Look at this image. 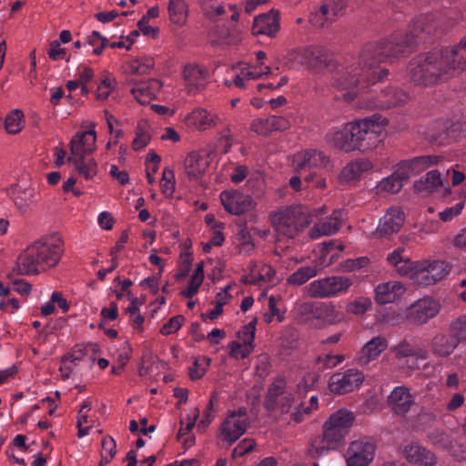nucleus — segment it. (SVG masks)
I'll list each match as a JSON object with an SVG mask.
<instances>
[{"label": "nucleus", "mask_w": 466, "mask_h": 466, "mask_svg": "<svg viewBox=\"0 0 466 466\" xmlns=\"http://www.w3.org/2000/svg\"><path fill=\"white\" fill-rule=\"evenodd\" d=\"M292 167L296 172L301 173L311 168H329L332 165L329 157L324 152L315 148H309L294 154Z\"/></svg>", "instance_id": "11"}, {"label": "nucleus", "mask_w": 466, "mask_h": 466, "mask_svg": "<svg viewBox=\"0 0 466 466\" xmlns=\"http://www.w3.org/2000/svg\"><path fill=\"white\" fill-rule=\"evenodd\" d=\"M185 318L182 315H177L172 317L162 328L161 334L163 335H170L177 332L182 326Z\"/></svg>", "instance_id": "60"}, {"label": "nucleus", "mask_w": 466, "mask_h": 466, "mask_svg": "<svg viewBox=\"0 0 466 466\" xmlns=\"http://www.w3.org/2000/svg\"><path fill=\"white\" fill-rule=\"evenodd\" d=\"M102 453L106 454L107 458H110L111 460L115 457L116 453V441L110 437H105L102 440Z\"/></svg>", "instance_id": "64"}, {"label": "nucleus", "mask_w": 466, "mask_h": 466, "mask_svg": "<svg viewBox=\"0 0 466 466\" xmlns=\"http://www.w3.org/2000/svg\"><path fill=\"white\" fill-rule=\"evenodd\" d=\"M412 279L415 283L419 286L428 287L436 284V281L433 279L432 276L430 274L429 269L426 266L421 268L417 269L413 275Z\"/></svg>", "instance_id": "54"}, {"label": "nucleus", "mask_w": 466, "mask_h": 466, "mask_svg": "<svg viewBox=\"0 0 466 466\" xmlns=\"http://www.w3.org/2000/svg\"><path fill=\"white\" fill-rule=\"evenodd\" d=\"M323 434L328 440V442H329V447H331L333 450H336L343 443L344 438L348 432L340 431L338 429H334L327 424H324Z\"/></svg>", "instance_id": "42"}, {"label": "nucleus", "mask_w": 466, "mask_h": 466, "mask_svg": "<svg viewBox=\"0 0 466 466\" xmlns=\"http://www.w3.org/2000/svg\"><path fill=\"white\" fill-rule=\"evenodd\" d=\"M350 278L342 275H332L310 282L305 289L313 299L334 298L345 294L352 286Z\"/></svg>", "instance_id": "9"}, {"label": "nucleus", "mask_w": 466, "mask_h": 466, "mask_svg": "<svg viewBox=\"0 0 466 466\" xmlns=\"http://www.w3.org/2000/svg\"><path fill=\"white\" fill-rule=\"evenodd\" d=\"M114 88L115 80L112 77L106 76L105 78L100 80L97 86L96 90V99L100 101L106 100L109 96L110 93L114 90Z\"/></svg>", "instance_id": "50"}, {"label": "nucleus", "mask_w": 466, "mask_h": 466, "mask_svg": "<svg viewBox=\"0 0 466 466\" xmlns=\"http://www.w3.org/2000/svg\"><path fill=\"white\" fill-rule=\"evenodd\" d=\"M371 306V301L368 298L360 297L354 301L347 304L346 310L348 313L354 315H362Z\"/></svg>", "instance_id": "51"}, {"label": "nucleus", "mask_w": 466, "mask_h": 466, "mask_svg": "<svg viewBox=\"0 0 466 466\" xmlns=\"http://www.w3.org/2000/svg\"><path fill=\"white\" fill-rule=\"evenodd\" d=\"M279 25L276 15L263 14L256 16L253 21L252 34L273 36L279 31Z\"/></svg>", "instance_id": "28"}, {"label": "nucleus", "mask_w": 466, "mask_h": 466, "mask_svg": "<svg viewBox=\"0 0 466 466\" xmlns=\"http://www.w3.org/2000/svg\"><path fill=\"white\" fill-rule=\"evenodd\" d=\"M442 55H449L447 58L454 64L460 60V63L462 65H459L460 68H455V73L457 75L461 74L466 67V35L463 36L460 42L453 46H447L440 49Z\"/></svg>", "instance_id": "32"}, {"label": "nucleus", "mask_w": 466, "mask_h": 466, "mask_svg": "<svg viewBox=\"0 0 466 466\" xmlns=\"http://www.w3.org/2000/svg\"><path fill=\"white\" fill-rule=\"evenodd\" d=\"M388 121L379 114L352 122L357 150L371 151L384 139V127Z\"/></svg>", "instance_id": "7"}, {"label": "nucleus", "mask_w": 466, "mask_h": 466, "mask_svg": "<svg viewBox=\"0 0 466 466\" xmlns=\"http://www.w3.org/2000/svg\"><path fill=\"white\" fill-rule=\"evenodd\" d=\"M150 141V135L145 131L138 129L136 137L132 142V147L135 151H138L147 147Z\"/></svg>", "instance_id": "62"}, {"label": "nucleus", "mask_w": 466, "mask_h": 466, "mask_svg": "<svg viewBox=\"0 0 466 466\" xmlns=\"http://www.w3.org/2000/svg\"><path fill=\"white\" fill-rule=\"evenodd\" d=\"M159 14V10L157 6H153L149 8L145 15L137 22V26L140 31H142L145 35H150L151 33H155V29L151 26L144 27V24H148L150 18L157 17Z\"/></svg>", "instance_id": "59"}, {"label": "nucleus", "mask_w": 466, "mask_h": 466, "mask_svg": "<svg viewBox=\"0 0 466 466\" xmlns=\"http://www.w3.org/2000/svg\"><path fill=\"white\" fill-rule=\"evenodd\" d=\"M225 209L231 215L238 217V220L237 223L239 226H246L248 223L247 217L248 216L250 219L253 215L249 214V209L248 208L249 206H224Z\"/></svg>", "instance_id": "53"}, {"label": "nucleus", "mask_w": 466, "mask_h": 466, "mask_svg": "<svg viewBox=\"0 0 466 466\" xmlns=\"http://www.w3.org/2000/svg\"><path fill=\"white\" fill-rule=\"evenodd\" d=\"M429 442L437 449L450 451L452 448V439L445 431L434 429L427 435Z\"/></svg>", "instance_id": "35"}, {"label": "nucleus", "mask_w": 466, "mask_h": 466, "mask_svg": "<svg viewBox=\"0 0 466 466\" xmlns=\"http://www.w3.org/2000/svg\"><path fill=\"white\" fill-rule=\"evenodd\" d=\"M316 319H321L328 324H335L342 320V315L331 303H317Z\"/></svg>", "instance_id": "34"}, {"label": "nucleus", "mask_w": 466, "mask_h": 466, "mask_svg": "<svg viewBox=\"0 0 466 466\" xmlns=\"http://www.w3.org/2000/svg\"><path fill=\"white\" fill-rule=\"evenodd\" d=\"M449 330L459 343L466 342V315L461 316L450 324Z\"/></svg>", "instance_id": "44"}, {"label": "nucleus", "mask_w": 466, "mask_h": 466, "mask_svg": "<svg viewBox=\"0 0 466 466\" xmlns=\"http://www.w3.org/2000/svg\"><path fill=\"white\" fill-rule=\"evenodd\" d=\"M308 47L304 49L293 50L287 56V64L290 68L299 69L301 66L307 67Z\"/></svg>", "instance_id": "43"}, {"label": "nucleus", "mask_w": 466, "mask_h": 466, "mask_svg": "<svg viewBox=\"0 0 466 466\" xmlns=\"http://www.w3.org/2000/svg\"><path fill=\"white\" fill-rule=\"evenodd\" d=\"M323 4L319 9L314 10L309 15V23L315 27H324L327 24L333 22L335 19L329 14Z\"/></svg>", "instance_id": "40"}, {"label": "nucleus", "mask_w": 466, "mask_h": 466, "mask_svg": "<svg viewBox=\"0 0 466 466\" xmlns=\"http://www.w3.org/2000/svg\"><path fill=\"white\" fill-rule=\"evenodd\" d=\"M208 71L198 65L189 64L184 66L183 79L188 95H195L203 90L208 83Z\"/></svg>", "instance_id": "16"}, {"label": "nucleus", "mask_w": 466, "mask_h": 466, "mask_svg": "<svg viewBox=\"0 0 466 466\" xmlns=\"http://www.w3.org/2000/svg\"><path fill=\"white\" fill-rule=\"evenodd\" d=\"M319 269L317 267H301L292 273L287 279L288 283L294 286H300L306 283L311 278L317 276Z\"/></svg>", "instance_id": "37"}, {"label": "nucleus", "mask_w": 466, "mask_h": 466, "mask_svg": "<svg viewBox=\"0 0 466 466\" xmlns=\"http://www.w3.org/2000/svg\"><path fill=\"white\" fill-rule=\"evenodd\" d=\"M344 360L343 355L325 354L319 356L316 363L319 365V370L324 371L325 370L333 369Z\"/></svg>", "instance_id": "46"}, {"label": "nucleus", "mask_w": 466, "mask_h": 466, "mask_svg": "<svg viewBox=\"0 0 466 466\" xmlns=\"http://www.w3.org/2000/svg\"><path fill=\"white\" fill-rule=\"evenodd\" d=\"M403 457L408 462L419 466H436L438 458L436 454L419 442H410L403 447Z\"/></svg>", "instance_id": "17"}, {"label": "nucleus", "mask_w": 466, "mask_h": 466, "mask_svg": "<svg viewBox=\"0 0 466 466\" xmlns=\"http://www.w3.org/2000/svg\"><path fill=\"white\" fill-rule=\"evenodd\" d=\"M391 352L394 354V357L397 360L410 357L422 360L426 358L424 350L406 339H401L395 346H393L391 348Z\"/></svg>", "instance_id": "30"}, {"label": "nucleus", "mask_w": 466, "mask_h": 466, "mask_svg": "<svg viewBox=\"0 0 466 466\" xmlns=\"http://www.w3.org/2000/svg\"><path fill=\"white\" fill-rule=\"evenodd\" d=\"M364 380L362 372L355 369L334 373L329 380V390L337 395H343L359 388Z\"/></svg>", "instance_id": "12"}, {"label": "nucleus", "mask_w": 466, "mask_h": 466, "mask_svg": "<svg viewBox=\"0 0 466 466\" xmlns=\"http://www.w3.org/2000/svg\"><path fill=\"white\" fill-rule=\"evenodd\" d=\"M167 9L172 23L181 25L186 22L187 5L184 0H170Z\"/></svg>", "instance_id": "36"}, {"label": "nucleus", "mask_w": 466, "mask_h": 466, "mask_svg": "<svg viewBox=\"0 0 466 466\" xmlns=\"http://www.w3.org/2000/svg\"><path fill=\"white\" fill-rule=\"evenodd\" d=\"M440 157L438 156H420L410 160H404L398 164L399 167L407 175V179L413 175L419 174L426 168L438 163Z\"/></svg>", "instance_id": "26"}, {"label": "nucleus", "mask_w": 466, "mask_h": 466, "mask_svg": "<svg viewBox=\"0 0 466 466\" xmlns=\"http://www.w3.org/2000/svg\"><path fill=\"white\" fill-rule=\"evenodd\" d=\"M63 252V240L58 234L42 238L17 257L13 271L22 276L38 275L40 271L55 267Z\"/></svg>", "instance_id": "3"}, {"label": "nucleus", "mask_w": 466, "mask_h": 466, "mask_svg": "<svg viewBox=\"0 0 466 466\" xmlns=\"http://www.w3.org/2000/svg\"><path fill=\"white\" fill-rule=\"evenodd\" d=\"M405 292V288L400 282L389 281L379 284L375 289V300L385 305L394 302Z\"/></svg>", "instance_id": "24"}, {"label": "nucleus", "mask_w": 466, "mask_h": 466, "mask_svg": "<svg viewBox=\"0 0 466 466\" xmlns=\"http://www.w3.org/2000/svg\"><path fill=\"white\" fill-rule=\"evenodd\" d=\"M460 343L454 337L444 334H437L432 339L431 349L435 355L440 357L450 356Z\"/></svg>", "instance_id": "31"}, {"label": "nucleus", "mask_w": 466, "mask_h": 466, "mask_svg": "<svg viewBox=\"0 0 466 466\" xmlns=\"http://www.w3.org/2000/svg\"><path fill=\"white\" fill-rule=\"evenodd\" d=\"M255 332L256 328H253L251 325H246L243 327L242 330L238 332V339L242 340L243 344L253 348Z\"/></svg>", "instance_id": "63"}, {"label": "nucleus", "mask_w": 466, "mask_h": 466, "mask_svg": "<svg viewBox=\"0 0 466 466\" xmlns=\"http://www.w3.org/2000/svg\"><path fill=\"white\" fill-rule=\"evenodd\" d=\"M159 80L151 78L146 82L137 84L132 89V95L140 104H147L150 100L157 97L161 89Z\"/></svg>", "instance_id": "27"}, {"label": "nucleus", "mask_w": 466, "mask_h": 466, "mask_svg": "<svg viewBox=\"0 0 466 466\" xmlns=\"http://www.w3.org/2000/svg\"><path fill=\"white\" fill-rule=\"evenodd\" d=\"M175 176L173 170L165 168L160 180L162 193L167 198H171L175 190Z\"/></svg>", "instance_id": "48"}, {"label": "nucleus", "mask_w": 466, "mask_h": 466, "mask_svg": "<svg viewBox=\"0 0 466 466\" xmlns=\"http://www.w3.org/2000/svg\"><path fill=\"white\" fill-rule=\"evenodd\" d=\"M311 218L307 206H285L271 215V223L279 235L293 238Z\"/></svg>", "instance_id": "8"}, {"label": "nucleus", "mask_w": 466, "mask_h": 466, "mask_svg": "<svg viewBox=\"0 0 466 466\" xmlns=\"http://www.w3.org/2000/svg\"><path fill=\"white\" fill-rule=\"evenodd\" d=\"M248 426L247 412L244 409L232 411L220 427L222 438L229 443L235 442L247 431Z\"/></svg>", "instance_id": "13"}, {"label": "nucleus", "mask_w": 466, "mask_h": 466, "mask_svg": "<svg viewBox=\"0 0 466 466\" xmlns=\"http://www.w3.org/2000/svg\"><path fill=\"white\" fill-rule=\"evenodd\" d=\"M449 55H442L440 50L421 53L414 56L408 64L409 80L418 86L431 87L457 76L455 68H460V60L452 64Z\"/></svg>", "instance_id": "2"}, {"label": "nucleus", "mask_w": 466, "mask_h": 466, "mask_svg": "<svg viewBox=\"0 0 466 466\" xmlns=\"http://www.w3.org/2000/svg\"><path fill=\"white\" fill-rule=\"evenodd\" d=\"M388 348V340L382 336H376L363 345L357 354L360 365H368L376 360Z\"/></svg>", "instance_id": "21"}, {"label": "nucleus", "mask_w": 466, "mask_h": 466, "mask_svg": "<svg viewBox=\"0 0 466 466\" xmlns=\"http://www.w3.org/2000/svg\"><path fill=\"white\" fill-rule=\"evenodd\" d=\"M405 221V214L400 206H390L383 218H380L377 233L380 237L390 236L397 233Z\"/></svg>", "instance_id": "19"}, {"label": "nucleus", "mask_w": 466, "mask_h": 466, "mask_svg": "<svg viewBox=\"0 0 466 466\" xmlns=\"http://www.w3.org/2000/svg\"><path fill=\"white\" fill-rule=\"evenodd\" d=\"M255 445H256V442L254 440L244 439L232 451V457L238 458V457L244 456L245 454L253 451Z\"/></svg>", "instance_id": "61"}, {"label": "nucleus", "mask_w": 466, "mask_h": 466, "mask_svg": "<svg viewBox=\"0 0 466 466\" xmlns=\"http://www.w3.org/2000/svg\"><path fill=\"white\" fill-rule=\"evenodd\" d=\"M185 124L188 127L206 130L215 125L214 116L205 108L198 107L185 117Z\"/></svg>", "instance_id": "29"}, {"label": "nucleus", "mask_w": 466, "mask_h": 466, "mask_svg": "<svg viewBox=\"0 0 466 466\" xmlns=\"http://www.w3.org/2000/svg\"><path fill=\"white\" fill-rule=\"evenodd\" d=\"M250 129L258 135L268 136L272 131L269 117L257 118L252 121Z\"/></svg>", "instance_id": "57"}, {"label": "nucleus", "mask_w": 466, "mask_h": 466, "mask_svg": "<svg viewBox=\"0 0 466 466\" xmlns=\"http://www.w3.org/2000/svg\"><path fill=\"white\" fill-rule=\"evenodd\" d=\"M228 348L230 349V356L236 359H245L253 350V348L249 347L248 345H245L243 342L239 343L236 341L229 343Z\"/></svg>", "instance_id": "56"}, {"label": "nucleus", "mask_w": 466, "mask_h": 466, "mask_svg": "<svg viewBox=\"0 0 466 466\" xmlns=\"http://www.w3.org/2000/svg\"><path fill=\"white\" fill-rule=\"evenodd\" d=\"M352 413L349 412L348 410H339L331 414L325 424L334 429H338L340 431L349 432V429L352 425Z\"/></svg>", "instance_id": "33"}, {"label": "nucleus", "mask_w": 466, "mask_h": 466, "mask_svg": "<svg viewBox=\"0 0 466 466\" xmlns=\"http://www.w3.org/2000/svg\"><path fill=\"white\" fill-rule=\"evenodd\" d=\"M221 204H252L251 200L241 199L238 190H224L220 193Z\"/></svg>", "instance_id": "55"}, {"label": "nucleus", "mask_w": 466, "mask_h": 466, "mask_svg": "<svg viewBox=\"0 0 466 466\" xmlns=\"http://www.w3.org/2000/svg\"><path fill=\"white\" fill-rule=\"evenodd\" d=\"M414 190L421 196L441 192L444 197H448L452 193L449 182L441 178V173L437 169L429 171L424 177L416 181Z\"/></svg>", "instance_id": "15"}, {"label": "nucleus", "mask_w": 466, "mask_h": 466, "mask_svg": "<svg viewBox=\"0 0 466 466\" xmlns=\"http://www.w3.org/2000/svg\"><path fill=\"white\" fill-rule=\"evenodd\" d=\"M434 15L425 14L417 17L406 33H394L387 38L364 45L358 59L351 57L343 64H338L321 45L308 46L307 68L315 73L327 69L334 72L333 86L341 90L360 83V88L367 83L383 80L388 69L380 65L391 58L410 54L416 46L427 41V35L435 31Z\"/></svg>", "instance_id": "1"}, {"label": "nucleus", "mask_w": 466, "mask_h": 466, "mask_svg": "<svg viewBox=\"0 0 466 466\" xmlns=\"http://www.w3.org/2000/svg\"><path fill=\"white\" fill-rule=\"evenodd\" d=\"M426 268L429 269L430 274L432 276L436 283L444 279L450 274L451 269V266L444 260H434L432 262H429L427 263Z\"/></svg>", "instance_id": "39"}, {"label": "nucleus", "mask_w": 466, "mask_h": 466, "mask_svg": "<svg viewBox=\"0 0 466 466\" xmlns=\"http://www.w3.org/2000/svg\"><path fill=\"white\" fill-rule=\"evenodd\" d=\"M24 115L20 110H14L9 113L5 121V127L9 134L15 135L23 128Z\"/></svg>", "instance_id": "41"}, {"label": "nucleus", "mask_w": 466, "mask_h": 466, "mask_svg": "<svg viewBox=\"0 0 466 466\" xmlns=\"http://www.w3.org/2000/svg\"><path fill=\"white\" fill-rule=\"evenodd\" d=\"M352 122L346 124L342 128L330 130L326 135V140L332 147L345 152L357 150Z\"/></svg>", "instance_id": "18"}, {"label": "nucleus", "mask_w": 466, "mask_h": 466, "mask_svg": "<svg viewBox=\"0 0 466 466\" xmlns=\"http://www.w3.org/2000/svg\"><path fill=\"white\" fill-rule=\"evenodd\" d=\"M96 134L95 125L89 130L77 132L70 141L69 162L76 165L77 172L86 180L92 179L97 172V165L94 158H85V156L92 153L96 147Z\"/></svg>", "instance_id": "5"}, {"label": "nucleus", "mask_w": 466, "mask_h": 466, "mask_svg": "<svg viewBox=\"0 0 466 466\" xmlns=\"http://www.w3.org/2000/svg\"><path fill=\"white\" fill-rule=\"evenodd\" d=\"M184 166L190 179H198L209 166L208 155L205 151L190 152L184 161Z\"/></svg>", "instance_id": "23"}, {"label": "nucleus", "mask_w": 466, "mask_h": 466, "mask_svg": "<svg viewBox=\"0 0 466 466\" xmlns=\"http://www.w3.org/2000/svg\"><path fill=\"white\" fill-rule=\"evenodd\" d=\"M389 406L397 415H405L415 405L414 398L405 387H396L388 397Z\"/></svg>", "instance_id": "22"}, {"label": "nucleus", "mask_w": 466, "mask_h": 466, "mask_svg": "<svg viewBox=\"0 0 466 466\" xmlns=\"http://www.w3.org/2000/svg\"><path fill=\"white\" fill-rule=\"evenodd\" d=\"M228 169H232V171L228 174V177L230 181L234 184H239L243 182L249 172L247 166L231 161L228 163Z\"/></svg>", "instance_id": "47"}, {"label": "nucleus", "mask_w": 466, "mask_h": 466, "mask_svg": "<svg viewBox=\"0 0 466 466\" xmlns=\"http://www.w3.org/2000/svg\"><path fill=\"white\" fill-rule=\"evenodd\" d=\"M361 175V167L358 162L348 164L340 172L339 179L343 182H349L357 179Z\"/></svg>", "instance_id": "52"}, {"label": "nucleus", "mask_w": 466, "mask_h": 466, "mask_svg": "<svg viewBox=\"0 0 466 466\" xmlns=\"http://www.w3.org/2000/svg\"><path fill=\"white\" fill-rule=\"evenodd\" d=\"M461 127L460 123H452L450 127H446L443 134L439 136H430V139L438 145H442L446 143V140L449 138L451 139H459L461 137L460 134H457Z\"/></svg>", "instance_id": "45"}, {"label": "nucleus", "mask_w": 466, "mask_h": 466, "mask_svg": "<svg viewBox=\"0 0 466 466\" xmlns=\"http://www.w3.org/2000/svg\"><path fill=\"white\" fill-rule=\"evenodd\" d=\"M328 7V11L336 19L339 15H341L347 8L348 0H327L323 4Z\"/></svg>", "instance_id": "58"}, {"label": "nucleus", "mask_w": 466, "mask_h": 466, "mask_svg": "<svg viewBox=\"0 0 466 466\" xmlns=\"http://www.w3.org/2000/svg\"><path fill=\"white\" fill-rule=\"evenodd\" d=\"M86 44L93 46V54L99 56L102 54L104 48L108 45L106 37L103 36L99 32L93 31L88 36Z\"/></svg>", "instance_id": "49"}, {"label": "nucleus", "mask_w": 466, "mask_h": 466, "mask_svg": "<svg viewBox=\"0 0 466 466\" xmlns=\"http://www.w3.org/2000/svg\"><path fill=\"white\" fill-rule=\"evenodd\" d=\"M441 309L440 303L431 298L424 297L413 302L406 309V319L413 325H423L438 315Z\"/></svg>", "instance_id": "10"}, {"label": "nucleus", "mask_w": 466, "mask_h": 466, "mask_svg": "<svg viewBox=\"0 0 466 466\" xmlns=\"http://www.w3.org/2000/svg\"><path fill=\"white\" fill-rule=\"evenodd\" d=\"M388 76L389 74L383 80L367 83V86L361 88L359 83L350 87L343 96L349 102L360 96V102L370 109H389L405 105L410 100V96L404 90L391 86L379 90L376 86L377 84L384 82Z\"/></svg>", "instance_id": "4"}, {"label": "nucleus", "mask_w": 466, "mask_h": 466, "mask_svg": "<svg viewBox=\"0 0 466 466\" xmlns=\"http://www.w3.org/2000/svg\"><path fill=\"white\" fill-rule=\"evenodd\" d=\"M375 444L366 439L354 441L347 451L348 466H368L374 458Z\"/></svg>", "instance_id": "14"}, {"label": "nucleus", "mask_w": 466, "mask_h": 466, "mask_svg": "<svg viewBox=\"0 0 466 466\" xmlns=\"http://www.w3.org/2000/svg\"><path fill=\"white\" fill-rule=\"evenodd\" d=\"M346 213L343 208H339L327 218L316 223L310 230V238H318L321 236L335 234L343 225Z\"/></svg>", "instance_id": "20"}, {"label": "nucleus", "mask_w": 466, "mask_h": 466, "mask_svg": "<svg viewBox=\"0 0 466 466\" xmlns=\"http://www.w3.org/2000/svg\"><path fill=\"white\" fill-rule=\"evenodd\" d=\"M286 381L283 378H276L268 389L264 400V407L268 411L279 410L281 414H289L290 419L296 423L304 420L305 416L311 413V408L303 404L293 407L294 397L291 393L285 391Z\"/></svg>", "instance_id": "6"}, {"label": "nucleus", "mask_w": 466, "mask_h": 466, "mask_svg": "<svg viewBox=\"0 0 466 466\" xmlns=\"http://www.w3.org/2000/svg\"><path fill=\"white\" fill-rule=\"evenodd\" d=\"M330 450L333 449L329 447V442L322 433L310 440L307 452L312 458H319Z\"/></svg>", "instance_id": "38"}, {"label": "nucleus", "mask_w": 466, "mask_h": 466, "mask_svg": "<svg viewBox=\"0 0 466 466\" xmlns=\"http://www.w3.org/2000/svg\"><path fill=\"white\" fill-rule=\"evenodd\" d=\"M407 181L406 173L397 165L396 170L390 176L382 178L375 187L376 194H396Z\"/></svg>", "instance_id": "25"}]
</instances>
